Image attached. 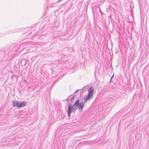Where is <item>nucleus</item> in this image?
Returning a JSON list of instances; mask_svg holds the SVG:
<instances>
[{"mask_svg":"<svg viewBox=\"0 0 149 149\" xmlns=\"http://www.w3.org/2000/svg\"><path fill=\"white\" fill-rule=\"evenodd\" d=\"M79 104V100H77L72 106V104L70 103L68 104V114L69 117L70 116V114L72 112H74L77 109L78 105Z\"/></svg>","mask_w":149,"mask_h":149,"instance_id":"1","label":"nucleus"},{"mask_svg":"<svg viewBox=\"0 0 149 149\" xmlns=\"http://www.w3.org/2000/svg\"><path fill=\"white\" fill-rule=\"evenodd\" d=\"M94 90V89L93 87H91L89 88L87 96L85 95L84 96V100L85 101H86L93 97Z\"/></svg>","mask_w":149,"mask_h":149,"instance_id":"2","label":"nucleus"},{"mask_svg":"<svg viewBox=\"0 0 149 149\" xmlns=\"http://www.w3.org/2000/svg\"><path fill=\"white\" fill-rule=\"evenodd\" d=\"M26 104V103L25 102H20L16 100H15L13 102V105L15 107L20 108L25 106Z\"/></svg>","mask_w":149,"mask_h":149,"instance_id":"3","label":"nucleus"},{"mask_svg":"<svg viewBox=\"0 0 149 149\" xmlns=\"http://www.w3.org/2000/svg\"><path fill=\"white\" fill-rule=\"evenodd\" d=\"M84 103L81 102L79 103V104L78 105V108L80 111L81 112L83 110V109L84 107Z\"/></svg>","mask_w":149,"mask_h":149,"instance_id":"4","label":"nucleus"}]
</instances>
